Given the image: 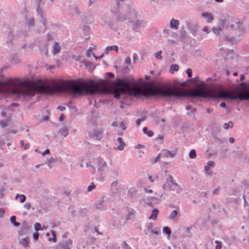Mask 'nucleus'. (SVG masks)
Segmentation results:
<instances>
[{"label":"nucleus","mask_w":249,"mask_h":249,"mask_svg":"<svg viewBox=\"0 0 249 249\" xmlns=\"http://www.w3.org/2000/svg\"><path fill=\"white\" fill-rule=\"evenodd\" d=\"M4 91L23 98L33 96L38 92L51 95L57 93L75 94V81L60 80L57 83L54 79L39 80L37 82L25 80L0 81V92Z\"/></svg>","instance_id":"nucleus-1"},{"label":"nucleus","mask_w":249,"mask_h":249,"mask_svg":"<svg viewBox=\"0 0 249 249\" xmlns=\"http://www.w3.org/2000/svg\"><path fill=\"white\" fill-rule=\"evenodd\" d=\"M240 91L238 94H234L231 90L224 89L222 87H215L209 89H197L192 90L189 94L182 88L176 87V97H184L189 96L197 98H220L224 99L240 100H249V89L245 83L239 85Z\"/></svg>","instance_id":"nucleus-2"},{"label":"nucleus","mask_w":249,"mask_h":249,"mask_svg":"<svg viewBox=\"0 0 249 249\" xmlns=\"http://www.w3.org/2000/svg\"><path fill=\"white\" fill-rule=\"evenodd\" d=\"M212 30L213 33L216 35L222 33L224 35V39L231 43H236L239 41V37L245 32L242 23L236 19L225 20L222 28L214 27Z\"/></svg>","instance_id":"nucleus-3"},{"label":"nucleus","mask_w":249,"mask_h":249,"mask_svg":"<svg viewBox=\"0 0 249 249\" xmlns=\"http://www.w3.org/2000/svg\"><path fill=\"white\" fill-rule=\"evenodd\" d=\"M141 86L135 81L126 82L119 79L115 86L103 90L102 92L113 94L114 98H120L125 95L137 96L142 93Z\"/></svg>","instance_id":"nucleus-4"},{"label":"nucleus","mask_w":249,"mask_h":249,"mask_svg":"<svg viewBox=\"0 0 249 249\" xmlns=\"http://www.w3.org/2000/svg\"><path fill=\"white\" fill-rule=\"evenodd\" d=\"M116 17L117 20L120 21L128 19L131 23V25L133 27V29L136 31H137L140 27L145 26V23L143 21L138 19L137 13L134 11H131L127 18H125L124 15L122 16L121 14H117Z\"/></svg>","instance_id":"nucleus-5"},{"label":"nucleus","mask_w":249,"mask_h":249,"mask_svg":"<svg viewBox=\"0 0 249 249\" xmlns=\"http://www.w3.org/2000/svg\"><path fill=\"white\" fill-rule=\"evenodd\" d=\"M96 208L101 210H106L111 207L109 199L107 197H102L96 203Z\"/></svg>","instance_id":"nucleus-6"},{"label":"nucleus","mask_w":249,"mask_h":249,"mask_svg":"<svg viewBox=\"0 0 249 249\" xmlns=\"http://www.w3.org/2000/svg\"><path fill=\"white\" fill-rule=\"evenodd\" d=\"M98 170L101 176H104L105 171L107 168V164L106 162L101 158L97 159Z\"/></svg>","instance_id":"nucleus-7"},{"label":"nucleus","mask_w":249,"mask_h":249,"mask_svg":"<svg viewBox=\"0 0 249 249\" xmlns=\"http://www.w3.org/2000/svg\"><path fill=\"white\" fill-rule=\"evenodd\" d=\"M175 183V181L172 176L169 175L166 179V182L163 185L162 188L165 191H170L172 187V184Z\"/></svg>","instance_id":"nucleus-8"},{"label":"nucleus","mask_w":249,"mask_h":249,"mask_svg":"<svg viewBox=\"0 0 249 249\" xmlns=\"http://www.w3.org/2000/svg\"><path fill=\"white\" fill-rule=\"evenodd\" d=\"M72 244V241L71 239L63 241L58 245L59 248L63 249H71V247Z\"/></svg>","instance_id":"nucleus-9"},{"label":"nucleus","mask_w":249,"mask_h":249,"mask_svg":"<svg viewBox=\"0 0 249 249\" xmlns=\"http://www.w3.org/2000/svg\"><path fill=\"white\" fill-rule=\"evenodd\" d=\"M160 154V156H162L163 157L167 158H173L176 155V152L175 151L170 152L168 150L163 149V150L161 151V153Z\"/></svg>","instance_id":"nucleus-10"},{"label":"nucleus","mask_w":249,"mask_h":249,"mask_svg":"<svg viewBox=\"0 0 249 249\" xmlns=\"http://www.w3.org/2000/svg\"><path fill=\"white\" fill-rule=\"evenodd\" d=\"M92 137L97 140H100L103 137L102 131L100 129L94 130Z\"/></svg>","instance_id":"nucleus-11"},{"label":"nucleus","mask_w":249,"mask_h":249,"mask_svg":"<svg viewBox=\"0 0 249 249\" xmlns=\"http://www.w3.org/2000/svg\"><path fill=\"white\" fill-rule=\"evenodd\" d=\"M110 189L112 194H116L119 191L118 182L116 181H113L110 186Z\"/></svg>","instance_id":"nucleus-12"},{"label":"nucleus","mask_w":249,"mask_h":249,"mask_svg":"<svg viewBox=\"0 0 249 249\" xmlns=\"http://www.w3.org/2000/svg\"><path fill=\"white\" fill-rule=\"evenodd\" d=\"M201 15L202 17L206 19L208 23L211 22L213 19V16L210 13L203 12Z\"/></svg>","instance_id":"nucleus-13"},{"label":"nucleus","mask_w":249,"mask_h":249,"mask_svg":"<svg viewBox=\"0 0 249 249\" xmlns=\"http://www.w3.org/2000/svg\"><path fill=\"white\" fill-rule=\"evenodd\" d=\"M179 25V21L178 20L175 19L174 18L172 19L170 22V27L175 30H177L178 28V26Z\"/></svg>","instance_id":"nucleus-14"},{"label":"nucleus","mask_w":249,"mask_h":249,"mask_svg":"<svg viewBox=\"0 0 249 249\" xmlns=\"http://www.w3.org/2000/svg\"><path fill=\"white\" fill-rule=\"evenodd\" d=\"M182 190L180 186L175 182V184H172V187L170 191H175L176 193L179 194Z\"/></svg>","instance_id":"nucleus-15"},{"label":"nucleus","mask_w":249,"mask_h":249,"mask_svg":"<svg viewBox=\"0 0 249 249\" xmlns=\"http://www.w3.org/2000/svg\"><path fill=\"white\" fill-rule=\"evenodd\" d=\"M117 142L120 144L117 147V149L119 150H122L124 148L125 146V143L123 141L121 137H118L117 139Z\"/></svg>","instance_id":"nucleus-16"},{"label":"nucleus","mask_w":249,"mask_h":249,"mask_svg":"<svg viewBox=\"0 0 249 249\" xmlns=\"http://www.w3.org/2000/svg\"><path fill=\"white\" fill-rule=\"evenodd\" d=\"M53 54H57L58 53L60 50V47L58 43L56 42H55L54 43V45L53 47Z\"/></svg>","instance_id":"nucleus-17"},{"label":"nucleus","mask_w":249,"mask_h":249,"mask_svg":"<svg viewBox=\"0 0 249 249\" xmlns=\"http://www.w3.org/2000/svg\"><path fill=\"white\" fill-rule=\"evenodd\" d=\"M111 50H115L118 52V47L116 45L107 46L106 49V53L107 54Z\"/></svg>","instance_id":"nucleus-18"},{"label":"nucleus","mask_w":249,"mask_h":249,"mask_svg":"<svg viewBox=\"0 0 249 249\" xmlns=\"http://www.w3.org/2000/svg\"><path fill=\"white\" fill-rule=\"evenodd\" d=\"M159 213V210L155 208L152 211V213L151 216L149 217L150 219H152L153 220H156Z\"/></svg>","instance_id":"nucleus-19"},{"label":"nucleus","mask_w":249,"mask_h":249,"mask_svg":"<svg viewBox=\"0 0 249 249\" xmlns=\"http://www.w3.org/2000/svg\"><path fill=\"white\" fill-rule=\"evenodd\" d=\"M29 243V238L27 237L26 238H23L21 241L20 242V244H21L23 246L26 248L28 247Z\"/></svg>","instance_id":"nucleus-20"},{"label":"nucleus","mask_w":249,"mask_h":249,"mask_svg":"<svg viewBox=\"0 0 249 249\" xmlns=\"http://www.w3.org/2000/svg\"><path fill=\"white\" fill-rule=\"evenodd\" d=\"M60 133L64 137H66L69 134V129L66 127L61 128L59 130Z\"/></svg>","instance_id":"nucleus-21"},{"label":"nucleus","mask_w":249,"mask_h":249,"mask_svg":"<svg viewBox=\"0 0 249 249\" xmlns=\"http://www.w3.org/2000/svg\"><path fill=\"white\" fill-rule=\"evenodd\" d=\"M19 198V201L20 203H23L26 200V196L24 195L18 194L16 197L15 199L18 200Z\"/></svg>","instance_id":"nucleus-22"},{"label":"nucleus","mask_w":249,"mask_h":249,"mask_svg":"<svg viewBox=\"0 0 249 249\" xmlns=\"http://www.w3.org/2000/svg\"><path fill=\"white\" fill-rule=\"evenodd\" d=\"M71 10L72 12L75 13L76 14L79 15L81 13L77 5H74L71 7Z\"/></svg>","instance_id":"nucleus-23"},{"label":"nucleus","mask_w":249,"mask_h":249,"mask_svg":"<svg viewBox=\"0 0 249 249\" xmlns=\"http://www.w3.org/2000/svg\"><path fill=\"white\" fill-rule=\"evenodd\" d=\"M179 67L177 64H173L170 67L169 71L171 73H173L174 71H177L178 70Z\"/></svg>","instance_id":"nucleus-24"},{"label":"nucleus","mask_w":249,"mask_h":249,"mask_svg":"<svg viewBox=\"0 0 249 249\" xmlns=\"http://www.w3.org/2000/svg\"><path fill=\"white\" fill-rule=\"evenodd\" d=\"M178 211L177 210H175L173 211L171 213H170L169 218L170 219H174L177 216L178 214Z\"/></svg>","instance_id":"nucleus-25"},{"label":"nucleus","mask_w":249,"mask_h":249,"mask_svg":"<svg viewBox=\"0 0 249 249\" xmlns=\"http://www.w3.org/2000/svg\"><path fill=\"white\" fill-rule=\"evenodd\" d=\"M233 123L231 121H230L227 123H225L223 124V127L225 129H228V128H231L233 127Z\"/></svg>","instance_id":"nucleus-26"},{"label":"nucleus","mask_w":249,"mask_h":249,"mask_svg":"<svg viewBox=\"0 0 249 249\" xmlns=\"http://www.w3.org/2000/svg\"><path fill=\"white\" fill-rule=\"evenodd\" d=\"M16 217L15 216H12L10 217V221L12 224H14V225L16 227H18L19 226V223L18 222H17L16 221Z\"/></svg>","instance_id":"nucleus-27"},{"label":"nucleus","mask_w":249,"mask_h":249,"mask_svg":"<svg viewBox=\"0 0 249 249\" xmlns=\"http://www.w3.org/2000/svg\"><path fill=\"white\" fill-rule=\"evenodd\" d=\"M163 232L164 233L168 234V238L170 237L171 233V231L168 227H164L163 229Z\"/></svg>","instance_id":"nucleus-28"},{"label":"nucleus","mask_w":249,"mask_h":249,"mask_svg":"<svg viewBox=\"0 0 249 249\" xmlns=\"http://www.w3.org/2000/svg\"><path fill=\"white\" fill-rule=\"evenodd\" d=\"M143 131L145 134H147L149 137H152L154 134L153 131L148 130L147 127H144L143 128Z\"/></svg>","instance_id":"nucleus-29"},{"label":"nucleus","mask_w":249,"mask_h":249,"mask_svg":"<svg viewBox=\"0 0 249 249\" xmlns=\"http://www.w3.org/2000/svg\"><path fill=\"white\" fill-rule=\"evenodd\" d=\"M160 154H158V156L155 158H152L151 159V162L153 163H155L159 161L160 159Z\"/></svg>","instance_id":"nucleus-30"},{"label":"nucleus","mask_w":249,"mask_h":249,"mask_svg":"<svg viewBox=\"0 0 249 249\" xmlns=\"http://www.w3.org/2000/svg\"><path fill=\"white\" fill-rule=\"evenodd\" d=\"M162 51H160L159 52H156L155 53V56L157 59L160 60L162 58V55H161Z\"/></svg>","instance_id":"nucleus-31"},{"label":"nucleus","mask_w":249,"mask_h":249,"mask_svg":"<svg viewBox=\"0 0 249 249\" xmlns=\"http://www.w3.org/2000/svg\"><path fill=\"white\" fill-rule=\"evenodd\" d=\"M196 151L195 150H192L189 153V157L191 159H194L196 157Z\"/></svg>","instance_id":"nucleus-32"},{"label":"nucleus","mask_w":249,"mask_h":249,"mask_svg":"<svg viewBox=\"0 0 249 249\" xmlns=\"http://www.w3.org/2000/svg\"><path fill=\"white\" fill-rule=\"evenodd\" d=\"M96 187L95 185L93 182L90 183V184L88 187L87 191L88 192H90Z\"/></svg>","instance_id":"nucleus-33"},{"label":"nucleus","mask_w":249,"mask_h":249,"mask_svg":"<svg viewBox=\"0 0 249 249\" xmlns=\"http://www.w3.org/2000/svg\"><path fill=\"white\" fill-rule=\"evenodd\" d=\"M121 246L123 249H131V247L125 242H124Z\"/></svg>","instance_id":"nucleus-34"},{"label":"nucleus","mask_w":249,"mask_h":249,"mask_svg":"<svg viewBox=\"0 0 249 249\" xmlns=\"http://www.w3.org/2000/svg\"><path fill=\"white\" fill-rule=\"evenodd\" d=\"M51 233L53 235V239H52L51 238H49V240L50 241H53V242H55L56 241V235H55V232L53 231H52Z\"/></svg>","instance_id":"nucleus-35"},{"label":"nucleus","mask_w":249,"mask_h":249,"mask_svg":"<svg viewBox=\"0 0 249 249\" xmlns=\"http://www.w3.org/2000/svg\"><path fill=\"white\" fill-rule=\"evenodd\" d=\"M34 23H35L34 19L32 18H30L28 21V24L29 26L32 27L34 25Z\"/></svg>","instance_id":"nucleus-36"},{"label":"nucleus","mask_w":249,"mask_h":249,"mask_svg":"<svg viewBox=\"0 0 249 249\" xmlns=\"http://www.w3.org/2000/svg\"><path fill=\"white\" fill-rule=\"evenodd\" d=\"M35 229L36 231H39L41 230V224L39 223H36L35 224Z\"/></svg>","instance_id":"nucleus-37"},{"label":"nucleus","mask_w":249,"mask_h":249,"mask_svg":"<svg viewBox=\"0 0 249 249\" xmlns=\"http://www.w3.org/2000/svg\"><path fill=\"white\" fill-rule=\"evenodd\" d=\"M215 243L216 244L215 249H221L222 247V243L220 241L216 240Z\"/></svg>","instance_id":"nucleus-38"},{"label":"nucleus","mask_w":249,"mask_h":249,"mask_svg":"<svg viewBox=\"0 0 249 249\" xmlns=\"http://www.w3.org/2000/svg\"><path fill=\"white\" fill-rule=\"evenodd\" d=\"M55 161V160L52 157L50 159H47V162L49 166H51V164Z\"/></svg>","instance_id":"nucleus-39"},{"label":"nucleus","mask_w":249,"mask_h":249,"mask_svg":"<svg viewBox=\"0 0 249 249\" xmlns=\"http://www.w3.org/2000/svg\"><path fill=\"white\" fill-rule=\"evenodd\" d=\"M119 126L123 130H125L126 129V127L125 126V124L124 123V122H121L120 123Z\"/></svg>","instance_id":"nucleus-40"},{"label":"nucleus","mask_w":249,"mask_h":249,"mask_svg":"<svg viewBox=\"0 0 249 249\" xmlns=\"http://www.w3.org/2000/svg\"><path fill=\"white\" fill-rule=\"evenodd\" d=\"M220 188L218 187L217 188H216L215 189H214L213 192V195H217L219 191H220Z\"/></svg>","instance_id":"nucleus-41"},{"label":"nucleus","mask_w":249,"mask_h":249,"mask_svg":"<svg viewBox=\"0 0 249 249\" xmlns=\"http://www.w3.org/2000/svg\"><path fill=\"white\" fill-rule=\"evenodd\" d=\"M0 124L2 127L7 126V121H2L0 122Z\"/></svg>","instance_id":"nucleus-42"},{"label":"nucleus","mask_w":249,"mask_h":249,"mask_svg":"<svg viewBox=\"0 0 249 249\" xmlns=\"http://www.w3.org/2000/svg\"><path fill=\"white\" fill-rule=\"evenodd\" d=\"M37 11L40 18L43 19V12L42 10L38 8L37 10Z\"/></svg>","instance_id":"nucleus-43"},{"label":"nucleus","mask_w":249,"mask_h":249,"mask_svg":"<svg viewBox=\"0 0 249 249\" xmlns=\"http://www.w3.org/2000/svg\"><path fill=\"white\" fill-rule=\"evenodd\" d=\"M158 178V177L157 176H155L154 178H153L152 176H149L148 177V179L151 182H153L154 180Z\"/></svg>","instance_id":"nucleus-44"},{"label":"nucleus","mask_w":249,"mask_h":249,"mask_svg":"<svg viewBox=\"0 0 249 249\" xmlns=\"http://www.w3.org/2000/svg\"><path fill=\"white\" fill-rule=\"evenodd\" d=\"M186 73H187V74L188 75V76L189 77H192V70L191 69H187V70L186 71Z\"/></svg>","instance_id":"nucleus-45"},{"label":"nucleus","mask_w":249,"mask_h":249,"mask_svg":"<svg viewBox=\"0 0 249 249\" xmlns=\"http://www.w3.org/2000/svg\"><path fill=\"white\" fill-rule=\"evenodd\" d=\"M24 208L27 210H29L31 208V205L29 203H26L24 205Z\"/></svg>","instance_id":"nucleus-46"},{"label":"nucleus","mask_w":249,"mask_h":249,"mask_svg":"<svg viewBox=\"0 0 249 249\" xmlns=\"http://www.w3.org/2000/svg\"><path fill=\"white\" fill-rule=\"evenodd\" d=\"M215 165V163L213 161H209L208 162V165L209 166V167H213Z\"/></svg>","instance_id":"nucleus-47"},{"label":"nucleus","mask_w":249,"mask_h":249,"mask_svg":"<svg viewBox=\"0 0 249 249\" xmlns=\"http://www.w3.org/2000/svg\"><path fill=\"white\" fill-rule=\"evenodd\" d=\"M38 237H39V233L38 232H36V233H34L33 235V237L35 241H36L38 239Z\"/></svg>","instance_id":"nucleus-48"},{"label":"nucleus","mask_w":249,"mask_h":249,"mask_svg":"<svg viewBox=\"0 0 249 249\" xmlns=\"http://www.w3.org/2000/svg\"><path fill=\"white\" fill-rule=\"evenodd\" d=\"M5 213V210L3 208H0V217H2Z\"/></svg>","instance_id":"nucleus-49"},{"label":"nucleus","mask_w":249,"mask_h":249,"mask_svg":"<svg viewBox=\"0 0 249 249\" xmlns=\"http://www.w3.org/2000/svg\"><path fill=\"white\" fill-rule=\"evenodd\" d=\"M150 232L153 233H154V234H157V235L159 234V232H160V231H158L156 229H151V231Z\"/></svg>","instance_id":"nucleus-50"},{"label":"nucleus","mask_w":249,"mask_h":249,"mask_svg":"<svg viewBox=\"0 0 249 249\" xmlns=\"http://www.w3.org/2000/svg\"><path fill=\"white\" fill-rule=\"evenodd\" d=\"M202 31L203 32H206V33L208 34L210 32V30L208 29V27H204L203 29H202Z\"/></svg>","instance_id":"nucleus-51"},{"label":"nucleus","mask_w":249,"mask_h":249,"mask_svg":"<svg viewBox=\"0 0 249 249\" xmlns=\"http://www.w3.org/2000/svg\"><path fill=\"white\" fill-rule=\"evenodd\" d=\"M5 142L2 140H0V148H2L4 146Z\"/></svg>","instance_id":"nucleus-52"},{"label":"nucleus","mask_w":249,"mask_h":249,"mask_svg":"<svg viewBox=\"0 0 249 249\" xmlns=\"http://www.w3.org/2000/svg\"><path fill=\"white\" fill-rule=\"evenodd\" d=\"M57 108L62 111L65 110L66 109V107H63V106H58Z\"/></svg>","instance_id":"nucleus-53"},{"label":"nucleus","mask_w":249,"mask_h":249,"mask_svg":"<svg viewBox=\"0 0 249 249\" xmlns=\"http://www.w3.org/2000/svg\"><path fill=\"white\" fill-rule=\"evenodd\" d=\"M125 63H127L128 65H130L131 63V59L129 57H127L125 59Z\"/></svg>","instance_id":"nucleus-54"},{"label":"nucleus","mask_w":249,"mask_h":249,"mask_svg":"<svg viewBox=\"0 0 249 249\" xmlns=\"http://www.w3.org/2000/svg\"><path fill=\"white\" fill-rule=\"evenodd\" d=\"M30 146V144L29 143H27L25 144H24V145L23 146V148L24 149L26 150L29 148Z\"/></svg>","instance_id":"nucleus-55"},{"label":"nucleus","mask_w":249,"mask_h":249,"mask_svg":"<svg viewBox=\"0 0 249 249\" xmlns=\"http://www.w3.org/2000/svg\"><path fill=\"white\" fill-rule=\"evenodd\" d=\"M153 225L152 223H149L147 226V229L148 231H151V229H152Z\"/></svg>","instance_id":"nucleus-56"},{"label":"nucleus","mask_w":249,"mask_h":249,"mask_svg":"<svg viewBox=\"0 0 249 249\" xmlns=\"http://www.w3.org/2000/svg\"><path fill=\"white\" fill-rule=\"evenodd\" d=\"M107 75L110 78H112L114 77V74L111 72H107Z\"/></svg>","instance_id":"nucleus-57"},{"label":"nucleus","mask_w":249,"mask_h":249,"mask_svg":"<svg viewBox=\"0 0 249 249\" xmlns=\"http://www.w3.org/2000/svg\"><path fill=\"white\" fill-rule=\"evenodd\" d=\"M49 153H50V150H49V149H47L45 151V152H44L42 154V155L43 156H45V155L48 154H49Z\"/></svg>","instance_id":"nucleus-58"},{"label":"nucleus","mask_w":249,"mask_h":249,"mask_svg":"<svg viewBox=\"0 0 249 249\" xmlns=\"http://www.w3.org/2000/svg\"><path fill=\"white\" fill-rule=\"evenodd\" d=\"M142 121V120H141V119H138L136 121V124H137V125L139 126L141 124Z\"/></svg>","instance_id":"nucleus-59"},{"label":"nucleus","mask_w":249,"mask_h":249,"mask_svg":"<svg viewBox=\"0 0 249 249\" xmlns=\"http://www.w3.org/2000/svg\"><path fill=\"white\" fill-rule=\"evenodd\" d=\"M91 52V48H90L88 50V52H87V56H89H89H90V52Z\"/></svg>","instance_id":"nucleus-60"},{"label":"nucleus","mask_w":249,"mask_h":249,"mask_svg":"<svg viewBox=\"0 0 249 249\" xmlns=\"http://www.w3.org/2000/svg\"><path fill=\"white\" fill-rule=\"evenodd\" d=\"M163 0H150V2H160L162 1Z\"/></svg>","instance_id":"nucleus-61"},{"label":"nucleus","mask_w":249,"mask_h":249,"mask_svg":"<svg viewBox=\"0 0 249 249\" xmlns=\"http://www.w3.org/2000/svg\"><path fill=\"white\" fill-rule=\"evenodd\" d=\"M220 106L222 107H226V104L224 102L221 103L220 105Z\"/></svg>","instance_id":"nucleus-62"},{"label":"nucleus","mask_w":249,"mask_h":249,"mask_svg":"<svg viewBox=\"0 0 249 249\" xmlns=\"http://www.w3.org/2000/svg\"><path fill=\"white\" fill-rule=\"evenodd\" d=\"M229 142L231 143H233L234 142V139L233 138L231 137L229 139Z\"/></svg>","instance_id":"nucleus-63"},{"label":"nucleus","mask_w":249,"mask_h":249,"mask_svg":"<svg viewBox=\"0 0 249 249\" xmlns=\"http://www.w3.org/2000/svg\"><path fill=\"white\" fill-rule=\"evenodd\" d=\"M112 126H117L118 125V123L117 122H114L112 124Z\"/></svg>","instance_id":"nucleus-64"}]
</instances>
